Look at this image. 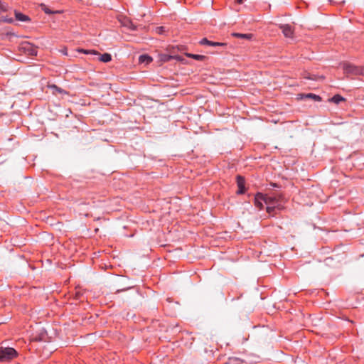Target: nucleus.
Here are the masks:
<instances>
[{
  "label": "nucleus",
  "instance_id": "nucleus-29",
  "mask_svg": "<svg viewBox=\"0 0 364 364\" xmlns=\"http://www.w3.org/2000/svg\"><path fill=\"white\" fill-rule=\"evenodd\" d=\"M9 9V6L8 4H4L1 0H0V11L1 12H6Z\"/></svg>",
  "mask_w": 364,
  "mask_h": 364
},
{
  "label": "nucleus",
  "instance_id": "nucleus-18",
  "mask_svg": "<svg viewBox=\"0 0 364 364\" xmlns=\"http://www.w3.org/2000/svg\"><path fill=\"white\" fill-rule=\"evenodd\" d=\"M50 88L52 90V92L54 95H56L57 93L63 94V95H68V92L65 91V90L62 89L61 87L57 86L56 85H52L50 86Z\"/></svg>",
  "mask_w": 364,
  "mask_h": 364
},
{
  "label": "nucleus",
  "instance_id": "nucleus-2",
  "mask_svg": "<svg viewBox=\"0 0 364 364\" xmlns=\"http://www.w3.org/2000/svg\"><path fill=\"white\" fill-rule=\"evenodd\" d=\"M18 50L21 53H23L29 56L37 55V47L28 41H23L20 43Z\"/></svg>",
  "mask_w": 364,
  "mask_h": 364
},
{
  "label": "nucleus",
  "instance_id": "nucleus-22",
  "mask_svg": "<svg viewBox=\"0 0 364 364\" xmlns=\"http://www.w3.org/2000/svg\"><path fill=\"white\" fill-rule=\"evenodd\" d=\"M311 322L313 326H318L321 324H323L324 322L322 321V318H318L317 316H314L311 318Z\"/></svg>",
  "mask_w": 364,
  "mask_h": 364
},
{
  "label": "nucleus",
  "instance_id": "nucleus-32",
  "mask_svg": "<svg viewBox=\"0 0 364 364\" xmlns=\"http://www.w3.org/2000/svg\"><path fill=\"white\" fill-rule=\"evenodd\" d=\"M302 335H303V333H302V332H298V333H296V338H295L299 339V338H301V336H302Z\"/></svg>",
  "mask_w": 364,
  "mask_h": 364
},
{
  "label": "nucleus",
  "instance_id": "nucleus-11",
  "mask_svg": "<svg viewBox=\"0 0 364 364\" xmlns=\"http://www.w3.org/2000/svg\"><path fill=\"white\" fill-rule=\"evenodd\" d=\"M262 201L264 202V194L261 192H257L254 198V203L255 205L258 208L259 210H262L264 208V205L262 203Z\"/></svg>",
  "mask_w": 364,
  "mask_h": 364
},
{
  "label": "nucleus",
  "instance_id": "nucleus-4",
  "mask_svg": "<svg viewBox=\"0 0 364 364\" xmlns=\"http://www.w3.org/2000/svg\"><path fill=\"white\" fill-rule=\"evenodd\" d=\"M17 353L13 348H0V361L5 362L13 359Z\"/></svg>",
  "mask_w": 364,
  "mask_h": 364
},
{
  "label": "nucleus",
  "instance_id": "nucleus-35",
  "mask_svg": "<svg viewBox=\"0 0 364 364\" xmlns=\"http://www.w3.org/2000/svg\"><path fill=\"white\" fill-rule=\"evenodd\" d=\"M125 289H117V292L119 293V292H121V291H124Z\"/></svg>",
  "mask_w": 364,
  "mask_h": 364
},
{
  "label": "nucleus",
  "instance_id": "nucleus-6",
  "mask_svg": "<svg viewBox=\"0 0 364 364\" xmlns=\"http://www.w3.org/2000/svg\"><path fill=\"white\" fill-rule=\"evenodd\" d=\"M79 52H81V53H83L85 54H93V55H100L99 57V60L101 61V62H103V63H109L112 60V55L110 53H104L103 54H100L98 51L97 50H85V49H79L78 50Z\"/></svg>",
  "mask_w": 364,
  "mask_h": 364
},
{
  "label": "nucleus",
  "instance_id": "nucleus-33",
  "mask_svg": "<svg viewBox=\"0 0 364 364\" xmlns=\"http://www.w3.org/2000/svg\"><path fill=\"white\" fill-rule=\"evenodd\" d=\"M245 0H235V2L238 4H242L245 2Z\"/></svg>",
  "mask_w": 364,
  "mask_h": 364
},
{
  "label": "nucleus",
  "instance_id": "nucleus-27",
  "mask_svg": "<svg viewBox=\"0 0 364 364\" xmlns=\"http://www.w3.org/2000/svg\"><path fill=\"white\" fill-rule=\"evenodd\" d=\"M0 22L13 23L14 22V19L13 18H9L8 16H1L0 18Z\"/></svg>",
  "mask_w": 364,
  "mask_h": 364
},
{
  "label": "nucleus",
  "instance_id": "nucleus-9",
  "mask_svg": "<svg viewBox=\"0 0 364 364\" xmlns=\"http://www.w3.org/2000/svg\"><path fill=\"white\" fill-rule=\"evenodd\" d=\"M199 43L203 46H212V47L225 48L227 46L226 43L210 41L207 38H202L200 41Z\"/></svg>",
  "mask_w": 364,
  "mask_h": 364
},
{
  "label": "nucleus",
  "instance_id": "nucleus-25",
  "mask_svg": "<svg viewBox=\"0 0 364 364\" xmlns=\"http://www.w3.org/2000/svg\"><path fill=\"white\" fill-rule=\"evenodd\" d=\"M274 196L277 199V203H281L283 205V203H284L286 202V200H285V198H284V196L283 193H276V194H274Z\"/></svg>",
  "mask_w": 364,
  "mask_h": 364
},
{
  "label": "nucleus",
  "instance_id": "nucleus-13",
  "mask_svg": "<svg viewBox=\"0 0 364 364\" xmlns=\"http://www.w3.org/2000/svg\"><path fill=\"white\" fill-rule=\"evenodd\" d=\"M232 36L237 38H240V39L247 40V41H252L254 38V34H252V33H241L234 32L232 33Z\"/></svg>",
  "mask_w": 364,
  "mask_h": 364
},
{
  "label": "nucleus",
  "instance_id": "nucleus-8",
  "mask_svg": "<svg viewBox=\"0 0 364 364\" xmlns=\"http://www.w3.org/2000/svg\"><path fill=\"white\" fill-rule=\"evenodd\" d=\"M236 182L238 189L236 192L237 195H243L245 193L247 188L245 187V178L241 175H237Z\"/></svg>",
  "mask_w": 364,
  "mask_h": 364
},
{
  "label": "nucleus",
  "instance_id": "nucleus-12",
  "mask_svg": "<svg viewBox=\"0 0 364 364\" xmlns=\"http://www.w3.org/2000/svg\"><path fill=\"white\" fill-rule=\"evenodd\" d=\"M14 16H15V19L16 21H21V22H31V18L28 15H26L18 10H14Z\"/></svg>",
  "mask_w": 364,
  "mask_h": 364
},
{
  "label": "nucleus",
  "instance_id": "nucleus-31",
  "mask_svg": "<svg viewBox=\"0 0 364 364\" xmlns=\"http://www.w3.org/2000/svg\"><path fill=\"white\" fill-rule=\"evenodd\" d=\"M81 296H82V294H81L80 292H79V291H78V292H76V293H75V298L76 299H80V297H81Z\"/></svg>",
  "mask_w": 364,
  "mask_h": 364
},
{
  "label": "nucleus",
  "instance_id": "nucleus-24",
  "mask_svg": "<svg viewBox=\"0 0 364 364\" xmlns=\"http://www.w3.org/2000/svg\"><path fill=\"white\" fill-rule=\"evenodd\" d=\"M124 26H127L132 31H136L137 26H136L132 21L127 20V22L124 23Z\"/></svg>",
  "mask_w": 364,
  "mask_h": 364
},
{
  "label": "nucleus",
  "instance_id": "nucleus-15",
  "mask_svg": "<svg viewBox=\"0 0 364 364\" xmlns=\"http://www.w3.org/2000/svg\"><path fill=\"white\" fill-rule=\"evenodd\" d=\"M328 101L336 105H338L342 102H346V99L339 94H336L332 97L329 98Z\"/></svg>",
  "mask_w": 364,
  "mask_h": 364
},
{
  "label": "nucleus",
  "instance_id": "nucleus-7",
  "mask_svg": "<svg viewBox=\"0 0 364 364\" xmlns=\"http://www.w3.org/2000/svg\"><path fill=\"white\" fill-rule=\"evenodd\" d=\"M278 28L282 31L286 38H293L294 36V27L290 24H278Z\"/></svg>",
  "mask_w": 364,
  "mask_h": 364
},
{
  "label": "nucleus",
  "instance_id": "nucleus-21",
  "mask_svg": "<svg viewBox=\"0 0 364 364\" xmlns=\"http://www.w3.org/2000/svg\"><path fill=\"white\" fill-rule=\"evenodd\" d=\"M224 364H244L243 361L237 358H230Z\"/></svg>",
  "mask_w": 364,
  "mask_h": 364
},
{
  "label": "nucleus",
  "instance_id": "nucleus-28",
  "mask_svg": "<svg viewBox=\"0 0 364 364\" xmlns=\"http://www.w3.org/2000/svg\"><path fill=\"white\" fill-rule=\"evenodd\" d=\"M176 48L178 53H186L185 50H187V47L183 45H176Z\"/></svg>",
  "mask_w": 364,
  "mask_h": 364
},
{
  "label": "nucleus",
  "instance_id": "nucleus-23",
  "mask_svg": "<svg viewBox=\"0 0 364 364\" xmlns=\"http://www.w3.org/2000/svg\"><path fill=\"white\" fill-rule=\"evenodd\" d=\"M155 31L157 34L166 35V33L168 32V30L165 26H158L155 28Z\"/></svg>",
  "mask_w": 364,
  "mask_h": 364
},
{
  "label": "nucleus",
  "instance_id": "nucleus-5",
  "mask_svg": "<svg viewBox=\"0 0 364 364\" xmlns=\"http://www.w3.org/2000/svg\"><path fill=\"white\" fill-rule=\"evenodd\" d=\"M344 72L355 75H364V66H356L350 63L343 65Z\"/></svg>",
  "mask_w": 364,
  "mask_h": 364
},
{
  "label": "nucleus",
  "instance_id": "nucleus-34",
  "mask_svg": "<svg viewBox=\"0 0 364 364\" xmlns=\"http://www.w3.org/2000/svg\"><path fill=\"white\" fill-rule=\"evenodd\" d=\"M330 259H332L331 257H327L326 259H325V262H327V261L330 260Z\"/></svg>",
  "mask_w": 364,
  "mask_h": 364
},
{
  "label": "nucleus",
  "instance_id": "nucleus-19",
  "mask_svg": "<svg viewBox=\"0 0 364 364\" xmlns=\"http://www.w3.org/2000/svg\"><path fill=\"white\" fill-rule=\"evenodd\" d=\"M41 9L48 15L60 13L59 11H53L51 10L48 6H46L45 4H40Z\"/></svg>",
  "mask_w": 364,
  "mask_h": 364
},
{
  "label": "nucleus",
  "instance_id": "nucleus-26",
  "mask_svg": "<svg viewBox=\"0 0 364 364\" xmlns=\"http://www.w3.org/2000/svg\"><path fill=\"white\" fill-rule=\"evenodd\" d=\"M166 51L169 55H178L177 53H178L176 48V46H168L166 48Z\"/></svg>",
  "mask_w": 364,
  "mask_h": 364
},
{
  "label": "nucleus",
  "instance_id": "nucleus-20",
  "mask_svg": "<svg viewBox=\"0 0 364 364\" xmlns=\"http://www.w3.org/2000/svg\"><path fill=\"white\" fill-rule=\"evenodd\" d=\"M46 336H47V333L46 331L41 332L38 336H36L33 338H31L29 340V341H36V342L45 341L46 339Z\"/></svg>",
  "mask_w": 364,
  "mask_h": 364
},
{
  "label": "nucleus",
  "instance_id": "nucleus-3",
  "mask_svg": "<svg viewBox=\"0 0 364 364\" xmlns=\"http://www.w3.org/2000/svg\"><path fill=\"white\" fill-rule=\"evenodd\" d=\"M159 61L161 63V65L171 61L173 59L176 60L178 62H181L183 64H187V60L182 56L179 55H169L168 53H159L158 55Z\"/></svg>",
  "mask_w": 364,
  "mask_h": 364
},
{
  "label": "nucleus",
  "instance_id": "nucleus-30",
  "mask_svg": "<svg viewBox=\"0 0 364 364\" xmlns=\"http://www.w3.org/2000/svg\"><path fill=\"white\" fill-rule=\"evenodd\" d=\"M269 186H270L271 188H281V187H282V186H281V185H279V184H278V183H273V182L269 183Z\"/></svg>",
  "mask_w": 364,
  "mask_h": 364
},
{
  "label": "nucleus",
  "instance_id": "nucleus-36",
  "mask_svg": "<svg viewBox=\"0 0 364 364\" xmlns=\"http://www.w3.org/2000/svg\"><path fill=\"white\" fill-rule=\"evenodd\" d=\"M9 341L8 339H5V340H4L3 341L6 342V341Z\"/></svg>",
  "mask_w": 364,
  "mask_h": 364
},
{
  "label": "nucleus",
  "instance_id": "nucleus-14",
  "mask_svg": "<svg viewBox=\"0 0 364 364\" xmlns=\"http://www.w3.org/2000/svg\"><path fill=\"white\" fill-rule=\"evenodd\" d=\"M184 55L188 58L194 59L198 61H205L208 58L207 56L203 55L193 54L190 53H184Z\"/></svg>",
  "mask_w": 364,
  "mask_h": 364
},
{
  "label": "nucleus",
  "instance_id": "nucleus-16",
  "mask_svg": "<svg viewBox=\"0 0 364 364\" xmlns=\"http://www.w3.org/2000/svg\"><path fill=\"white\" fill-rule=\"evenodd\" d=\"M1 35L3 36V39H6L9 41H12L13 37H16L17 35L13 32L12 29L8 28L5 30V32L2 33Z\"/></svg>",
  "mask_w": 364,
  "mask_h": 364
},
{
  "label": "nucleus",
  "instance_id": "nucleus-1",
  "mask_svg": "<svg viewBox=\"0 0 364 364\" xmlns=\"http://www.w3.org/2000/svg\"><path fill=\"white\" fill-rule=\"evenodd\" d=\"M264 203L267 205L266 208L267 213L272 217L276 216L280 211L284 209V206L281 203H277V199L273 196L264 194Z\"/></svg>",
  "mask_w": 364,
  "mask_h": 364
},
{
  "label": "nucleus",
  "instance_id": "nucleus-10",
  "mask_svg": "<svg viewBox=\"0 0 364 364\" xmlns=\"http://www.w3.org/2000/svg\"><path fill=\"white\" fill-rule=\"evenodd\" d=\"M299 99L300 100H312L316 102H321L322 98L321 96L314 93H300L298 95Z\"/></svg>",
  "mask_w": 364,
  "mask_h": 364
},
{
  "label": "nucleus",
  "instance_id": "nucleus-17",
  "mask_svg": "<svg viewBox=\"0 0 364 364\" xmlns=\"http://www.w3.org/2000/svg\"><path fill=\"white\" fill-rule=\"evenodd\" d=\"M153 60V58L148 54H142L139 57V63H144L148 65L151 63Z\"/></svg>",
  "mask_w": 364,
  "mask_h": 364
}]
</instances>
